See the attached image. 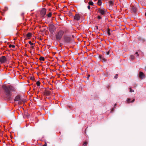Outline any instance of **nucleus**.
I'll return each instance as SVG.
<instances>
[{
  "instance_id": "nucleus-1",
  "label": "nucleus",
  "mask_w": 146,
  "mask_h": 146,
  "mask_svg": "<svg viewBox=\"0 0 146 146\" xmlns=\"http://www.w3.org/2000/svg\"><path fill=\"white\" fill-rule=\"evenodd\" d=\"M3 88L5 90L6 95L8 98H10L11 96V92H14L16 90L15 88L11 86H3Z\"/></svg>"
},
{
  "instance_id": "nucleus-2",
  "label": "nucleus",
  "mask_w": 146,
  "mask_h": 146,
  "mask_svg": "<svg viewBox=\"0 0 146 146\" xmlns=\"http://www.w3.org/2000/svg\"><path fill=\"white\" fill-rule=\"evenodd\" d=\"M64 33L63 31L60 30L57 32L56 35V38L57 40H60L62 38Z\"/></svg>"
},
{
  "instance_id": "nucleus-3",
  "label": "nucleus",
  "mask_w": 146,
  "mask_h": 146,
  "mask_svg": "<svg viewBox=\"0 0 146 146\" xmlns=\"http://www.w3.org/2000/svg\"><path fill=\"white\" fill-rule=\"evenodd\" d=\"M106 10L103 8H99L98 10V12L100 13L101 15H104L106 12Z\"/></svg>"
},
{
  "instance_id": "nucleus-4",
  "label": "nucleus",
  "mask_w": 146,
  "mask_h": 146,
  "mask_svg": "<svg viewBox=\"0 0 146 146\" xmlns=\"http://www.w3.org/2000/svg\"><path fill=\"white\" fill-rule=\"evenodd\" d=\"M7 61V59L5 56H2L0 58V62L1 64L4 63Z\"/></svg>"
},
{
  "instance_id": "nucleus-5",
  "label": "nucleus",
  "mask_w": 146,
  "mask_h": 146,
  "mask_svg": "<svg viewBox=\"0 0 146 146\" xmlns=\"http://www.w3.org/2000/svg\"><path fill=\"white\" fill-rule=\"evenodd\" d=\"M46 12V9L45 8L42 9L40 12V15L42 17H43L45 15Z\"/></svg>"
},
{
  "instance_id": "nucleus-6",
  "label": "nucleus",
  "mask_w": 146,
  "mask_h": 146,
  "mask_svg": "<svg viewBox=\"0 0 146 146\" xmlns=\"http://www.w3.org/2000/svg\"><path fill=\"white\" fill-rule=\"evenodd\" d=\"M80 19V17L79 15L78 14L76 13L74 17V19L75 20L77 21L79 20Z\"/></svg>"
},
{
  "instance_id": "nucleus-7",
  "label": "nucleus",
  "mask_w": 146,
  "mask_h": 146,
  "mask_svg": "<svg viewBox=\"0 0 146 146\" xmlns=\"http://www.w3.org/2000/svg\"><path fill=\"white\" fill-rule=\"evenodd\" d=\"M64 38L65 41L67 42H69L70 40V38L68 36H64Z\"/></svg>"
},
{
  "instance_id": "nucleus-8",
  "label": "nucleus",
  "mask_w": 146,
  "mask_h": 146,
  "mask_svg": "<svg viewBox=\"0 0 146 146\" xmlns=\"http://www.w3.org/2000/svg\"><path fill=\"white\" fill-rule=\"evenodd\" d=\"M139 77L141 79H143L145 77V76L142 72H140L139 74Z\"/></svg>"
},
{
  "instance_id": "nucleus-9",
  "label": "nucleus",
  "mask_w": 146,
  "mask_h": 146,
  "mask_svg": "<svg viewBox=\"0 0 146 146\" xmlns=\"http://www.w3.org/2000/svg\"><path fill=\"white\" fill-rule=\"evenodd\" d=\"M54 26L53 25H51L50 26L49 29L50 31L51 32H52L54 29Z\"/></svg>"
},
{
  "instance_id": "nucleus-10",
  "label": "nucleus",
  "mask_w": 146,
  "mask_h": 146,
  "mask_svg": "<svg viewBox=\"0 0 146 146\" xmlns=\"http://www.w3.org/2000/svg\"><path fill=\"white\" fill-rule=\"evenodd\" d=\"M135 99H133L132 101H131V99L129 98H127V103H129L130 102H133L135 101Z\"/></svg>"
},
{
  "instance_id": "nucleus-11",
  "label": "nucleus",
  "mask_w": 146,
  "mask_h": 146,
  "mask_svg": "<svg viewBox=\"0 0 146 146\" xmlns=\"http://www.w3.org/2000/svg\"><path fill=\"white\" fill-rule=\"evenodd\" d=\"M50 94V92L49 91L46 90L44 92V94L45 95L48 96Z\"/></svg>"
},
{
  "instance_id": "nucleus-12",
  "label": "nucleus",
  "mask_w": 146,
  "mask_h": 146,
  "mask_svg": "<svg viewBox=\"0 0 146 146\" xmlns=\"http://www.w3.org/2000/svg\"><path fill=\"white\" fill-rule=\"evenodd\" d=\"M32 36V34L30 33H29L26 35V38L27 39H29Z\"/></svg>"
},
{
  "instance_id": "nucleus-13",
  "label": "nucleus",
  "mask_w": 146,
  "mask_h": 146,
  "mask_svg": "<svg viewBox=\"0 0 146 146\" xmlns=\"http://www.w3.org/2000/svg\"><path fill=\"white\" fill-rule=\"evenodd\" d=\"M109 6L111 7H112L114 5L113 1H110L109 2Z\"/></svg>"
},
{
  "instance_id": "nucleus-14",
  "label": "nucleus",
  "mask_w": 146,
  "mask_h": 146,
  "mask_svg": "<svg viewBox=\"0 0 146 146\" xmlns=\"http://www.w3.org/2000/svg\"><path fill=\"white\" fill-rule=\"evenodd\" d=\"M20 100V97L19 96H16L14 99L15 101H18Z\"/></svg>"
},
{
  "instance_id": "nucleus-15",
  "label": "nucleus",
  "mask_w": 146,
  "mask_h": 146,
  "mask_svg": "<svg viewBox=\"0 0 146 146\" xmlns=\"http://www.w3.org/2000/svg\"><path fill=\"white\" fill-rule=\"evenodd\" d=\"M100 58L102 60L103 62H106V60L105 59L104 57H103L102 56H100Z\"/></svg>"
},
{
  "instance_id": "nucleus-16",
  "label": "nucleus",
  "mask_w": 146,
  "mask_h": 146,
  "mask_svg": "<svg viewBox=\"0 0 146 146\" xmlns=\"http://www.w3.org/2000/svg\"><path fill=\"white\" fill-rule=\"evenodd\" d=\"M132 9L133 10V11L134 12H135L137 11V9L135 7H133L132 8Z\"/></svg>"
},
{
  "instance_id": "nucleus-17",
  "label": "nucleus",
  "mask_w": 146,
  "mask_h": 146,
  "mask_svg": "<svg viewBox=\"0 0 146 146\" xmlns=\"http://www.w3.org/2000/svg\"><path fill=\"white\" fill-rule=\"evenodd\" d=\"M102 1L101 0H98L97 4L99 5H101L102 4Z\"/></svg>"
},
{
  "instance_id": "nucleus-18",
  "label": "nucleus",
  "mask_w": 146,
  "mask_h": 146,
  "mask_svg": "<svg viewBox=\"0 0 146 146\" xmlns=\"http://www.w3.org/2000/svg\"><path fill=\"white\" fill-rule=\"evenodd\" d=\"M39 60H40L43 61L44 60V58L43 57H42V56H41L39 58Z\"/></svg>"
},
{
  "instance_id": "nucleus-19",
  "label": "nucleus",
  "mask_w": 146,
  "mask_h": 146,
  "mask_svg": "<svg viewBox=\"0 0 146 146\" xmlns=\"http://www.w3.org/2000/svg\"><path fill=\"white\" fill-rule=\"evenodd\" d=\"M88 4L90 5H93L94 3L93 2L91 1H90L88 2Z\"/></svg>"
},
{
  "instance_id": "nucleus-20",
  "label": "nucleus",
  "mask_w": 146,
  "mask_h": 146,
  "mask_svg": "<svg viewBox=\"0 0 146 146\" xmlns=\"http://www.w3.org/2000/svg\"><path fill=\"white\" fill-rule=\"evenodd\" d=\"M135 57L133 55H131L130 56V59L131 60H133L134 59Z\"/></svg>"
},
{
  "instance_id": "nucleus-21",
  "label": "nucleus",
  "mask_w": 146,
  "mask_h": 146,
  "mask_svg": "<svg viewBox=\"0 0 146 146\" xmlns=\"http://www.w3.org/2000/svg\"><path fill=\"white\" fill-rule=\"evenodd\" d=\"M40 83L39 81H38L36 83V84L37 86H39L40 85Z\"/></svg>"
},
{
  "instance_id": "nucleus-22",
  "label": "nucleus",
  "mask_w": 146,
  "mask_h": 146,
  "mask_svg": "<svg viewBox=\"0 0 146 146\" xmlns=\"http://www.w3.org/2000/svg\"><path fill=\"white\" fill-rule=\"evenodd\" d=\"M52 13H49L47 15V16L48 17H50L51 16Z\"/></svg>"
},
{
  "instance_id": "nucleus-23",
  "label": "nucleus",
  "mask_w": 146,
  "mask_h": 146,
  "mask_svg": "<svg viewBox=\"0 0 146 146\" xmlns=\"http://www.w3.org/2000/svg\"><path fill=\"white\" fill-rule=\"evenodd\" d=\"M87 144V142H85L83 143V145L84 146H86Z\"/></svg>"
},
{
  "instance_id": "nucleus-24",
  "label": "nucleus",
  "mask_w": 146,
  "mask_h": 146,
  "mask_svg": "<svg viewBox=\"0 0 146 146\" xmlns=\"http://www.w3.org/2000/svg\"><path fill=\"white\" fill-rule=\"evenodd\" d=\"M29 43L31 45H34V44L32 43L31 41H29Z\"/></svg>"
},
{
  "instance_id": "nucleus-25",
  "label": "nucleus",
  "mask_w": 146,
  "mask_h": 146,
  "mask_svg": "<svg viewBox=\"0 0 146 146\" xmlns=\"http://www.w3.org/2000/svg\"><path fill=\"white\" fill-rule=\"evenodd\" d=\"M129 89H130V91H129L130 92H134V91L133 90H132L131 89V88H130Z\"/></svg>"
},
{
  "instance_id": "nucleus-26",
  "label": "nucleus",
  "mask_w": 146,
  "mask_h": 146,
  "mask_svg": "<svg viewBox=\"0 0 146 146\" xmlns=\"http://www.w3.org/2000/svg\"><path fill=\"white\" fill-rule=\"evenodd\" d=\"M9 46L10 47H11V46L13 48H14L15 47V46L14 45H9Z\"/></svg>"
},
{
  "instance_id": "nucleus-27",
  "label": "nucleus",
  "mask_w": 146,
  "mask_h": 146,
  "mask_svg": "<svg viewBox=\"0 0 146 146\" xmlns=\"http://www.w3.org/2000/svg\"><path fill=\"white\" fill-rule=\"evenodd\" d=\"M117 76H118V74H116L114 77V78L115 79H117Z\"/></svg>"
},
{
  "instance_id": "nucleus-28",
  "label": "nucleus",
  "mask_w": 146,
  "mask_h": 146,
  "mask_svg": "<svg viewBox=\"0 0 146 146\" xmlns=\"http://www.w3.org/2000/svg\"><path fill=\"white\" fill-rule=\"evenodd\" d=\"M98 18L99 19H100L101 18V16H98Z\"/></svg>"
},
{
  "instance_id": "nucleus-29",
  "label": "nucleus",
  "mask_w": 146,
  "mask_h": 146,
  "mask_svg": "<svg viewBox=\"0 0 146 146\" xmlns=\"http://www.w3.org/2000/svg\"><path fill=\"white\" fill-rule=\"evenodd\" d=\"M88 9H90V5H88Z\"/></svg>"
},
{
  "instance_id": "nucleus-30",
  "label": "nucleus",
  "mask_w": 146,
  "mask_h": 146,
  "mask_svg": "<svg viewBox=\"0 0 146 146\" xmlns=\"http://www.w3.org/2000/svg\"><path fill=\"white\" fill-rule=\"evenodd\" d=\"M106 54L107 55H108L109 54V52L108 51L106 53Z\"/></svg>"
},
{
  "instance_id": "nucleus-31",
  "label": "nucleus",
  "mask_w": 146,
  "mask_h": 146,
  "mask_svg": "<svg viewBox=\"0 0 146 146\" xmlns=\"http://www.w3.org/2000/svg\"><path fill=\"white\" fill-rule=\"evenodd\" d=\"M135 54L137 55V56H139V55L138 54V52H135Z\"/></svg>"
},
{
  "instance_id": "nucleus-32",
  "label": "nucleus",
  "mask_w": 146,
  "mask_h": 146,
  "mask_svg": "<svg viewBox=\"0 0 146 146\" xmlns=\"http://www.w3.org/2000/svg\"><path fill=\"white\" fill-rule=\"evenodd\" d=\"M90 76V75H88V77H87L88 79V78H89V77Z\"/></svg>"
},
{
  "instance_id": "nucleus-33",
  "label": "nucleus",
  "mask_w": 146,
  "mask_h": 146,
  "mask_svg": "<svg viewBox=\"0 0 146 146\" xmlns=\"http://www.w3.org/2000/svg\"><path fill=\"white\" fill-rule=\"evenodd\" d=\"M108 35H110V32H108Z\"/></svg>"
},
{
  "instance_id": "nucleus-34",
  "label": "nucleus",
  "mask_w": 146,
  "mask_h": 146,
  "mask_svg": "<svg viewBox=\"0 0 146 146\" xmlns=\"http://www.w3.org/2000/svg\"><path fill=\"white\" fill-rule=\"evenodd\" d=\"M43 146H46V144H44Z\"/></svg>"
},
{
  "instance_id": "nucleus-35",
  "label": "nucleus",
  "mask_w": 146,
  "mask_h": 146,
  "mask_svg": "<svg viewBox=\"0 0 146 146\" xmlns=\"http://www.w3.org/2000/svg\"><path fill=\"white\" fill-rule=\"evenodd\" d=\"M145 16H146V13H145Z\"/></svg>"
}]
</instances>
